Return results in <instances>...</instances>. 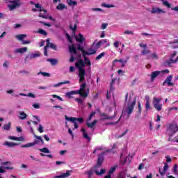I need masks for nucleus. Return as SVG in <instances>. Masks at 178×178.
Returning <instances> with one entry per match:
<instances>
[{
	"label": "nucleus",
	"instance_id": "obj_1",
	"mask_svg": "<svg viewBox=\"0 0 178 178\" xmlns=\"http://www.w3.org/2000/svg\"><path fill=\"white\" fill-rule=\"evenodd\" d=\"M136 100L131 97V95L127 93L125 95V102L122 109V116H127L129 118L130 115L133 113L134 111V106H136Z\"/></svg>",
	"mask_w": 178,
	"mask_h": 178
},
{
	"label": "nucleus",
	"instance_id": "obj_2",
	"mask_svg": "<svg viewBox=\"0 0 178 178\" xmlns=\"http://www.w3.org/2000/svg\"><path fill=\"white\" fill-rule=\"evenodd\" d=\"M86 83H83L80 86V89L79 90L67 92L65 94V95L68 98H72V95H76V94H79L81 97H83V98H87V97H88V92L86 91Z\"/></svg>",
	"mask_w": 178,
	"mask_h": 178
},
{
	"label": "nucleus",
	"instance_id": "obj_3",
	"mask_svg": "<svg viewBox=\"0 0 178 178\" xmlns=\"http://www.w3.org/2000/svg\"><path fill=\"white\" fill-rule=\"evenodd\" d=\"M76 67L78 68L79 73L78 77L79 78V83H84L86 80V70H84V61L83 60H79L75 63Z\"/></svg>",
	"mask_w": 178,
	"mask_h": 178
},
{
	"label": "nucleus",
	"instance_id": "obj_4",
	"mask_svg": "<svg viewBox=\"0 0 178 178\" xmlns=\"http://www.w3.org/2000/svg\"><path fill=\"white\" fill-rule=\"evenodd\" d=\"M34 137H35V138H36V140H35L33 143L22 145L21 146V147L22 148H30V147H34V145H37V144H38V143H40V141L41 144H44V140H42V138L41 136L34 135Z\"/></svg>",
	"mask_w": 178,
	"mask_h": 178
},
{
	"label": "nucleus",
	"instance_id": "obj_5",
	"mask_svg": "<svg viewBox=\"0 0 178 178\" xmlns=\"http://www.w3.org/2000/svg\"><path fill=\"white\" fill-rule=\"evenodd\" d=\"M161 101L162 99H159L157 97H153L152 104L157 112H161V111H162L163 105Z\"/></svg>",
	"mask_w": 178,
	"mask_h": 178
},
{
	"label": "nucleus",
	"instance_id": "obj_6",
	"mask_svg": "<svg viewBox=\"0 0 178 178\" xmlns=\"http://www.w3.org/2000/svg\"><path fill=\"white\" fill-rule=\"evenodd\" d=\"M115 81H116V79H113L111 83H110V90L107 92L106 94L107 99H109V98H111V95H113V90H115V88H113V84H115Z\"/></svg>",
	"mask_w": 178,
	"mask_h": 178
},
{
	"label": "nucleus",
	"instance_id": "obj_7",
	"mask_svg": "<svg viewBox=\"0 0 178 178\" xmlns=\"http://www.w3.org/2000/svg\"><path fill=\"white\" fill-rule=\"evenodd\" d=\"M10 4L8 5L10 10H13V9H16L17 6H19V0H9Z\"/></svg>",
	"mask_w": 178,
	"mask_h": 178
},
{
	"label": "nucleus",
	"instance_id": "obj_8",
	"mask_svg": "<svg viewBox=\"0 0 178 178\" xmlns=\"http://www.w3.org/2000/svg\"><path fill=\"white\" fill-rule=\"evenodd\" d=\"M97 53V49L95 47H93L92 45V47L88 49L87 51H83V56H86V55H94V54Z\"/></svg>",
	"mask_w": 178,
	"mask_h": 178
},
{
	"label": "nucleus",
	"instance_id": "obj_9",
	"mask_svg": "<svg viewBox=\"0 0 178 178\" xmlns=\"http://www.w3.org/2000/svg\"><path fill=\"white\" fill-rule=\"evenodd\" d=\"M65 120H67L68 122H71L72 123H73L74 129H79L77 122L76 121V118L67 117V115H65Z\"/></svg>",
	"mask_w": 178,
	"mask_h": 178
},
{
	"label": "nucleus",
	"instance_id": "obj_10",
	"mask_svg": "<svg viewBox=\"0 0 178 178\" xmlns=\"http://www.w3.org/2000/svg\"><path fill=\"white\" fill-rule=\"evenodd\" d=\"M173 79V76L172 75H169L165 80L164 81L163 86H165V84H167L168 86H169L170 87H171L172 86H174L173 83H172V79Z\"/></svg>",
	"mask_w": 178,
	"mask_h": 178
},
{
	"label": "nucleus",
	"instance_id": "obj_11",
	"mask_svg": "<svg viewBox=\"0 0 178 178\" xmlns=\"http://www.w3.org/2000/svg\"><path fill=\"white\" fill-rule=\"evenodd\" d=\"M35 8H33V12H44V13H47V10H44V8H41V6H40V3L35 4Z\"/></svg>",
	"mask_w": 178,
	"mask_h": 178
},
{
	"label": "nucleus",
	"instance_id": "obj_12",
	"mask_svg": "<svg viewBox=\"0 0 178 178\" xmlns=\"http://www.w3.org/2000/svg\"><path fill=\"white\" fill-rule=\"evenodd\" d=\"M168 131H170L172 134H175V133H177V131H178V126L177 125L171 124V125H170V127L168 129Z\"/></svg>",
	"mask_w": 178,
	"mask_h": 178
},
{
	"label": "nucleus",
	"instance_id": "obj_13",
	"mask_svg": "<svg viewBox=\"0 0 178 178\" xmlns=\"http://www.w3.org/2000/svg\"><path fill=\"white\" fill-rule=\"evenodd\" d=\"M151 13H152L153 15H154L155 13H157V15H159L161 13H165V12L159 8L153 7L152 8Z\"/></svg>",
	"mask_w": 178,
	"mask_h": 178
},
{
	"label": "nucleus",
	"instance_id": "obj_14",
	"mask_svg": "<svg viewBox=\"0 0 178 178\" xmlns=\"http://www.w3.org/2000/svg\"><path fill=\"white\" fill-rule=\"evenodd\" d=\"M70 170H67L66 172L63 173L61 172L60 175H57L56 177H54V178H66V177H69V176H70Z\"/></svg>",
	"mask_w": 178,
	"mask_h": 178
},
{
	"label": "nucleus",
	"instance_id": "obj_15",
	"mask_svg": "<svg viewBox=\"0 0 178 178\" xmlns=\"http://www.w3.org/2000/svg\"><path fill=\"white\" fill-rule=\"evenodd\" d=\"M168 169H169V165H168V163H165L163 171L161 170V168L159 170L161 176H164L168 171Z\"/></svg>",
	"mask_w": 178,
	"mask_h": 178
},
{
	"label": "nucleus",
	"instance_id": "obj_16",
	"mask_svg": "<svg viewBox=\"0 0 178 178\" xmlns=\"http://www.w3.org/2000/svg\"><path fill=\"white\" fill-rule=\"evenodd\" d=\"M161 74L160 71H154L151 74V81H155V79H156Z\"/></svg>",
	"mask_w": 178,
	"mask_h": 178
},
{
	"label": "nucleus",
	"instance_id": "obj_17",
	"mask_svg": "<svg viewBox=\"0 0 178 178\" xmlns=\"http://www.w3.org/2000/svg\"><path fill=\"white\" fill-rule=\"evenodd\" d=\"M81 131L83 134V138H86V140H88V141H91V138H90V136H88V133H87L86 129L81 128Z\"/></svg>",
	"mask_w": 178,
	"mask_h": 178
},
{
	"label": "nucleus",
	"instance_id": "obj_18",
	"mask_svg": "<svg viewBox=\"0 0 178 178\" xmlns=\"http://www.w3.org/2000/svg\"><path fill=\"white\" fill-rule=\"evenodd\" d=\"M27 52V47L18 48L14 50V54H25Z\"/></svg>",
	"mask_w": 178,
	"mask_h": 178
},
{
	"label": "nucleus",
	"instance_id": "obj_19",
	"mask_svg": "<svg viewBox=\"0 0 178 178\" xmlns=\"http://www.w3.org/2000/svg\"><path fill=\"white\" fill-rule=\"evenodd\" d=\"M18 119H19V120H26V119H27V114L24 113V111H19Z\"/></svg>",
	"mask_w": 178,
	"mask_h": 178
},
{
	"label": "nucleus",
	"instance_id": "obj_20",
	"mask_svg": "<svg viewBox=\"0 0 178 178\" xmlns=\"http://www.w3.org/2000/svg\"><path fill=\"white\" fill-rule=\"evenodd\" d=\"M116 62H120V63H122V67H124L126 66V63H127V60H114L113 62V67L115 66V63H116Z\"/></svg>",
	"mask_w": 178,
	"mask_h": 178
},
{
	"label": "nucleus",
	"instance_id": "obj_21",
	"mask_svg": "<svg viewBox=\"0 0 178 178\" xmlns=\"http://www.w3.org/2000/svg\"><path fill=\"white\" fill-rule=\"evenodd\" d=\"M95 124H97V120H94L91 123H88L87 122L86 123V125L87 127L89 128V129H92V131H94V130H95Z\"/></svg>",
	"mask_w": 178,
	"mask_h": 178
},
{
	"label": "nucleus",
	"instance_id": "obj_22",
	"mask_svg": "<svg viewBox=\"0 0 178 178\" xmlns=\"http://www.w3.org/2000/svg\"><path fill=\"white\" fill-rule=\"evenodd\" d=\"M104 155H105V153H102L98 156L97 165L99 166H101V165H102V162H104Z\"/></svg>",
	"mask_w": 178,
	"mask_h": 178
},
{
	"label": "nucleus",
	"instance_id": "obj_23",
	"mask_svg": "<svg viewBox=\"0 0 178 178\" xmlns=\"http://www.w3.org/2000/svg\"><path fill=\"white\" fill-rule=\"evenodd\" d=\"M50 40L49 39H47L46 40V42H47V48H51V49H56V45L54 44V43H51L49 42Z\"/></svg>",
	"mask_w": 178,
	"mask_h": 178
},
{
	"label": "nucleus",
	"instance_id": "obj_24",
	"mask_svg": "<svg viewBox=\"0 0 178 178\" xmlns=\"http://www.w3.org/2000/svg\"><path fill=\"white\" fill-rule=\"evenodd\" d=\"M116 168H118V166L116 165L112 167L108 171V175H106L104 178H112V176L111 175H112L115 172V170H116Z\"/></svg>",
	"mask_w": 178,
	"mask_h": 178
},
{
	"label": "nucleus",
	"instance_id": "obj_25",
	"mask_svg": "<svg viewBox=\"0 0 178 178\" xmlns=\"http://www.w3.org/2000/svg\"><path fill=\"white\" fill-rule=\"evenodd\" d=\"M3 145L6 146V147H10V148L13 147H16V145H17V143H12V142H8V141H6L3 143Z\"/></svg>",
	"mask_w": 178,
	"mask_h": 178
},
{
	"label": "nucleus",
	"instance_id": "obj_26",
	"mask_svg": "<svg viewBox=\"0 0 178 178\" xmlns=\"http://www.w3.org/2000/svg\"><path fill=\"white\" fill-rule=\"evenodd\" d=\"M6 169L7 170H13V167H10V166H0V173H5V170Z\"/></svg>",
	"mask_w": 178,
	"mask_h": 178
},
{
	"label": "nucleus",
	"instance_id": "obj_27",
	"mask_svg": "<svg viewBox=\"0 0 178 178\" xmlns=\"http://www.w3.org/2000/svg\"><path fill=\"white\" fill-rule=\"evenodd\" d=\"M101 45H102V42L99 41L98 42H97V40H95L93 44H92V47L95 48V49H99V47H101Z\"/></svg>",
	"mask_w": 178,
	"mask_h": 178
},
{
	"label": "nucleus",
	"instance_id": "obj_28",
	"mask_svg": "<svg viewBox=\"0 0 178 178\" xmlns=\"http://www.w3.org/2000/svg\"><path fill=\"white\" fill-rule=\"evenodd\" d=\"M63 84H70V81H64L63 82H59L57 84H54L52 86L54 88H58V87H60V86H63Z\"/></svg>",
	"mask_w": 178,
	"mask_h": 178
},
{
	"label": "nucleus",
	"instance_id": "obj_29",
	"mask_svg": "<svg viewBox=\"0 0 178 178\" xmlns=\"http://www.w3.org/2000/svg\"><path fill=\"white\" fill-rule=\"evenodd\" d=\"M70 52L71 55H76L77 54V48L74 47V45L70 46Z\"/></svg>",
	"mask_w": 178,
	"mask_h": 178
},
{
	"label": "nucleus",
	"instance_id": "obj_30",
	"mask_svg": "<svg viewBox=\"0 0 178 178\" xmlns=\"http://www.w3.org/2000/svg\"><path fill=\"white\" fill-rule=\"evenodd\" d=\"M8 138L10 140H13L14 141H24V138H23L22 136L21 137L9 136Z\"/></svg>",
	"mask_w": 178,
	"mask_h": 178
},
{
	"label": "nucleus",
	"instance_id": "obj_31",
	"mask_svg": "<svg viewBox=\"0 0 178 178\" xmlns=\"http://www.w3.org/2000/svg\"><path fill=\"white\" fill-rule=\"evenodd\" d=\"M40 56H41V53L36 51L30 55V59H35V58H40Z\"/></svg>",
	"mask_w": 178,
	"mask_h": 178
},
{
	"label": "nucleus",
	"instance_id": "obj_32",
	"mask_svg": "<svg viewBox=\"0 0 178 178\" xmlns=\"http://www.w3.org/2000/svg\"><path fill=\"white\" fill-rule=\"evenodd\" d=\"M76 40L78 42H83V41H84V37H83V35H81V33H79L76 36Z\"/></svg>",
	"mask_w": 178,
	"mask_h": 178
},
{
	"label": "nucleus",
	"instance_id": "obj_33",
	"mask_svg": "<svg viewBox=\"0 0 178 178\" xmlns=\"http://www.w3.org/2000/svg\"><path fill=\"white\" fill-rule=\"evenodd\" d=\"M85 175H88V178H92V175H94V170L92 168L90 169L85 172Z\"/></svg>",
	"mask_w": 178,
	"mask_h": 178
},
{
	"label": "nucleus",
	"instance_id": "obj_34",
	"mask_svg": "<svg viewBox=\"0 0 178 178\" xmlns=\"http://www.w3.org/2000/svg\"><path fill=\"white\" fill-rule=\"evenodd\" d=\"M26 37H27V35L21 34V35H16L15 38H17V40H19V41H23V40H24V38H26Z\"/></svg>",
	"mask_w": 178,
	"mask_h": 178
},
{
	"label": "nucleus",
	"instance_id": "obj_35",
	"mask_svg": "<svg viewBox=\"0 0 178 178\" xmlns=\"http://www.w3.org/2000/svg\"><path fill=\"white\" fill-rule=\"evenodd\" d=\"M67 8L66 7V5L63 4V3H60L58 5V6L56 7V9L58 10H63L64 9H67Z\"/></svg>",
	"mask_w": 178,
	"mask_h": 178
},
{
	"label": "nucleus",
	"instance_id": "obj_36",
	"mask_svg": "<svg viewBox=\"0 0 178 178\" xmlns=\"http://www.w3.org/2000/svg\"><path fill=\"white\" fill-rule=\"evenodd\" d=\"M115 116H116V112L114 113V116L113 117H112V116L109 117L106 114H102L101 115V117L102 118V119H106H106H113V118L115 117Z\"/></svg>",
	"mask_w": 178,
	"mask_h": 178
},
{
	"label": "nucleus",
	"instance_id": "obj_37",
	"mask_svg": "<svg viewBox=\"0 0 178 178\" xmlns=\"http://www.w3.org/2000/svg\"><path fill=\"white\" fill-rule=\"evenodd\" d=\"M40 152H43L44 154H51V151L47 147H43L42 149H39Z\"/></svg>",
	"mask_w": 178,
	"mask_h": 178
},
{
	"label": "nucleus",
	"instance_id": "obj_38",
	"mask_svg": "<svg viewBox=\"0 0 178 178\" xmlns=\"http://www.w3.org/2000/svg\"><path fill=\"white\" fill-rule=\"evenodd\" d=\"M67 2L70 6H76L77 5V1L73 0H67Z\"/></svg>",
	"mask_w": 178,
	"mask_h": 178
},
{
	"label": "nucleus",
	"instance_id": "obj_39",
	"mask_svg": "<svg viewBox=\"0 0 178 178\" xmlns=\"http://www.w3.org/2000/svg\"><path fill=\"white\" fill-rule=\"evenodd\" d=\"M40 74L43 76V77H51V74L47 72H40L38 73V76H40Z\"/></svg>",
	"mask_w": 178,
	"mask_h": 178
},
{
	"label": "nucleus",
	"instance_id": "obj_40",
	"mask_svg": "<svg viewBox=\"0 0 178 178\" xmlns=\"http://www.w3.org/2000/svg\"><path fill=\"white\" fill-rule=\"evenodd\" d=\"M170 44H171L172 47L178 48V39L175 40L174 42H170Z\"/></svg>",
	"mask_w": 178,
	"mask_h": 178
},
{
	"label": "nucleus",
	"instance_id": "obj_41",
	"mask_svg": "<svg viewBox=\"0 0 178 178\" xmlns=\"http://www.w3.org/2000/svg\"><path fill=\"white\" fill-rule=\"evenodd\" d=\"M47 62H50V63H51V65L54 66V65H56V63H58V60L54 58H49L47 59Z\"/></svg>",
	"mask_w": 178,
	"mask_h": 178
},
{
	"label": "nucleus",
	"instance_id": "obj_42",
	"mask_svg": "<svg viewBox=\"0 0 178 178\" xmlns=\"http://www.w3.org/2000/svg\"><path fill=\"white\" fill-rule=\"evenodd\" d=\"M105 55H106V53H105V52H102L100 54H99V55L96 57V60H100V59H102V58H104V56H105Z\"/></svg>",
	"mask_w": 178,
	"mask_h": 178
},
{
	"label": "nucleus",
	"instance_id": "obj_43",
	"mask_svg": "<svg viewBox=\"0 0 178 178\" xmlns=\"http://www.w3.org/2000/svg\"><path fill=\"white\" fill-rule=\"evenodd\" d=\"M105 169H101L100 172L98 170H95V172L96 173V175H97V176H101L102 175H105Z\"/></svg>",
	"mask_w": 178,
	"mask_h": 178
},
{
	"label": "nucleus",
	"instance_id": "obj_44",
	"mask_svg": "<svg viewBox=\"0 0 178 178\" xmlns=\"http://www.w3.org/2000/svg\"><path fill=\"white\" fill-rule=\"evenodd\" d=\"M145 108L146 111H149V109H151V102H146L145 104Z\"/></svg>",
	"mask_w": 178,
	"mask_h": 178
},
{
	"label": "nucleus",
	"instance_id": "obj_45",
	"mask_svg": "<svg viewBox=\"0 0 178 178\" xmlns=\"http://www.w3.org/2000/svg\"><path fill=\"white\" fill-rule=\"evenodd\" d=\"M3 130H6L7 131H9V130H10V122H9L8 124H5L3 127H2Z\"/></svg>",
	"mask_w": 178,
	"mask_h": 178
},
{
	"label": "nucleus",
	"instance_id": "obj_46",
	"mask_svg": "<svg viewBox=\"0 0 178 178\" xmlns=\"http://www.w3.org/2000/svg\"><path fill=\"white\" fill-rule=\"evenodd\" d=\"M178 61V56L176 58L175 60L170 59L167 61L168 65H170L171 63H176Z\"/></svg>",
	"mask_w": 178,
	"mask_h": 178
},
{
	"label": "nucleus",
	"instance_id": "obj_47",
	"mask_svg": "<svg viewBox=\"0 0 178 178\" xmlns=\"http://www.w3.org/2000/svg\"><path fill=\"white\" fill-rule=\"evenodd\" d=\"M75 101H76V102H78L79 105H83V104H84V101L81 98H76Z\"/></svg>",
	"mask_w": 178,
	"mask_h": 178
},
{
	"label": "nucleus",
	"instance_id": "obj_48",
	"mask_svg": "<svg viewBox=\"0 0 178 178\" xmlns=\"http://www.w3.org/2000/svg\"><path fill=\"white\" fill-rule=\"evenodd\" d=\"M85 60V63L86 65H88V66H91V62L90 61V60L88 58H87V56H83Z\"/></svg>",
	"mask_w": 178,
	"mask_h": 178
},
{
	"label": "nucleus",
	"instance_id": "obj_49",
	"mask_svg": "<svg viewBox=\"0 0 178 178\" xmlns=\"http://www.w3.org/2000/svg\"><path fill=\"white\" fill-rule=\"evenodd\" d=\"M162 2H163V5H164V6H167V8H171L172 6L170 5V3H169V1L162 0Z\"/></svg>",
	"mask_w": 178,
	"mask_h": 178
},
{
	"label": "nucleus",
	"instance_id": "obj_50",
	"mask_svg": "<svg viewBox=\"0 0 178 178\" xmlns=\"http://www.w3.org/2000/svg\"><path fill=\"white\" fill-rule=\"evenodd\" d=\"M39 34H42V35H47V31H45L44 30L40 29L38 31Z\"/></svg>",
	"mask_w": 178,
	"mask_h": 178
},
{
	"label": "nucleus",
	"instance_id": "obj_51",
	"mask_svg": "<svg viewBox=\"0 0 178 178\" xmlns=\"http://www.w3.org/2000/svg\"><path fill=\"white\" fill-rule=\"evenodd\" d=\"M173 172L176 175H178V166L176 164L174 165Z\"/></svg>",
	"mask_w": 178,
	"mask_h": 178
},
{
	"label": "nucleus",
	"instance_id": "obj_52",
	"mask_svg": "<svg viewBox=\"0 0 178 178\" xmlns=\"http://www.w3.org/2000/svg\"><path fill=\"white\" fill-rule=\"evenodd\" d=\"M95 115V112L91 113L89 118L87 119V122H90L92 119V118H94Z\"/></svg>",
	"mask_w": 178,
	"mask_h": 178
},
{
	"label": "nucleus",
	"instance_id": "obj_53",
	"mask_svg": "<svg viewBox=\"0 0 178 178\" xmlns=\"http://www.w3.org/2000/svg\"><path fill=\"white\" fill-rule=\"evenodd\" d=\"M102 6H104V8H115V6L113 4L103 3Z\"/></svg>",
	"mask_w": 178,
	"mask_h": 178
},
{
	"label": "nucleus",
	"instance_id": "obj_54",
	"mask_svg": "<svg viewBox=\"0 0 178 178\" xmlns=\"http://www.w3.org/2000/svg\"><path fill=\"white\" fill-rule=\"evenodd\" d=\"M1 165H3V166H10V165H12V162L10 161L1 162Z\"/></svg>",
	"mask_w": 178,
	"mask_h": 178
},
{
	"label": "nucleus",
	"instance_id": "obj_55",
	"mask_svg": "<svg viewBox=\"0 0 178 178\" xmlns=\"http://www.w3.org/2000/svg\"><path fill=\"white\" fill-rule=\"evenodd\" d=\"M149 49H145L142 51L141 52V55H148V54H149Z\"/></svg>",
	"mask_w": 178,
	"mask_h": 178
},
{
	"label": "nucleus",
	"instance_id": "obj_56",
	"mask_svg": "<svg viewBox=\"0 0 178 178\" xmlns=\"http://www.w3.org/2000/svg\"><path fill=\"white\" fill-rule=\"evenodd\" d=\"M39 133H44V127L42 124H39V127L38 128Z\"/></svg>",
	"mask_w": 178,
	"mask_h": 178
},
{
	"label": "nucleus",
	"instance_id": "obj_57",
	"mask_svg": "<svg viewBox=\"0 0 178 178\" xmlns=\"http://www.w3.org/2000/svg\"><path fill=\"white\" fill-rule=\"evenodd\" d=\"M138 108L139 115H141V112L143 109L141 108V103L140 102H138Z\"/></svg>",
	"mask_w": 178,
	"mask_h": 178
},
{
	"label": "nucleus",
	"instance_id": "obj_58",
	"mask_svg": "<svg viewBox=\"0 0 178 178\" xmlns=\"http://www.w3.org/2000/svg\"><path fill=\"white\" fill-rule=\"evenodd\" d=\"M71 30H72L73 33H75L76 30L77 29V25L74 24V26L70 25V26Z\"/></svg>",
	"mask_w": 178,
	"mask_h": 178
},
{
	"label": "nucleus",
	"instance_id": "obj_59",
	"mask_svg": "<svg viewBox=\"0 0 178 178\" xmlns=\"http://www.w3.org/2000/svg\"><path fill=\"white\" fill-rule=\"evenodd\" d=\"M150 57L152 59H158V54L153 53L151 54Z\"/></svg>",
	"mask_w": 178,
	"mask_h": 178
},
{
	"label": "nucleus",
	"instance_id": "obj_60",
	"mask_svg": "<svg viewBox=\"0 0 178 178\" xmlns=\"http://www.w3.org/2000/svg\"><path fill=\"white\" fill-rule=\"evenodd\" d=\"M51 97H53L54 98H57V99H58L59 101H63V99H62V97L56 95H52Z\"/></svg>",
	"mask_w": 178,
	"mask_h": 178
},
{
	"label": "nucleus",
	"instance_id": "obj_61",
	"mask_svg": "<svg viewBox=\"0 0 178 178\" xmlns=\"http://www.w3.org/2000/svg\"><path fill=\"white\" fill-rule=\"evenodd\" d=\"M108 27V24L107 23H104L102 24V30H105Z\"/></svg>",
	"mask_w": 178,
	"mask_h": 178
},
{
	"label": "nucleus",
	"instance_id": "obj_62",
	"mask_svg": "<svg viewBox=\"0 0 178 178\" xmlns=\"http://www.w3.org/2000/svg\"><path fill=\"white\" fill-rule=\"evenodd\" d=\"M124 34H127V35H133V34H134V33L131 31H126L124 32Z\"/></svg>",
	"mask_w": 178,
	"mask_h": 178
},
{
	"label": "nucleus",
	"instance_id": "obj_63",
	"mask_svg": "<svg viewBox=\"0 0 178 178\" xmlns=\"http://www.w3.org/2000/svg\"><path fill=\"white\" fill-rule=\"evenodd\" d=\"M144 169V163H142L139 165L138 170H143Z\"/></svg>",
	"mask_w": 178,
	"mask_h": 178
},
{
	"label": "nucleus",
	"instance_id": "obj_64",
	"mask_svg": "<svg viewBox=\"0 0 178 178\" xmlns=\"http://www.w3.org/2000/svg\"><path fill=\"white\" fill-rule=\"evenodd\" d=\"M74 55H76V54H71V58H70V62H71V63L74 62Z\"/></svg>",
	"mask_w": 178,
	"mask_h": 178
}]
</instances>
